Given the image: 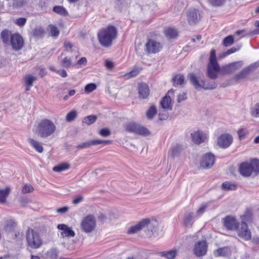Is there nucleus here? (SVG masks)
I'll return each instance as SVG.
<instances>
[{
    "label": "nucleus",
    "mask_w": 259,
    "mask_h": 259,
    "mask_svg": "<svg viewBox=\"0 0 259 259\" xmlns=\"http://www.w3.org/2000/svg\"><path fill=\"white\" fill-rule=\"evenodd\" d=\"M243 65L242 61L235 62L223 67L221 69L217 61L215 51L212 49L210 53L209 61L207 65V74L211 79H215L218 77L217 73L220 70L224 74H231L239 70Z\"/></svg>",
    "instance_id": "obj_1"
},
{
    "label": "nucleus",
    "mask_w": 259,
    "mask_h": 259,
    "mask_svg": "<svg viewBox=\"0 0 259 259\" xmlns=\"http://www.w3.org/2000/svg\"><path fill=\"white\" fill-rule=\"evenodd\" d=\"M117 36V30L112 25L108 26L100 30L98 33V39L101 46L108 48Z\"/></svg>",
    "instance_id": "obj_2"
},
{
    "label": "nucleus",
    "mask_w": 259,
    "mask_h": 259,
    "mask_svg": "<svg viewBox=\"0 0 259 259\" xmlns=\"http://www.w3.org/2000/svg\"><path fill=\"white\" fill-rule=\"evenodd\" d=\"M57 127L55 123L48 119H43L38 123L36 131L38 136L42 139H47L53 135Z\"/></svg>",
    "instance_id": "obj_3"
},
{
    "label": "nucleus",
    "mask_w": 259,
    "mask_h": 259,
    "mask_svg": "<svg viewBox=\"0 0 259 259\" xmlns=\"http://www.w3.org/2000/svg\"><path fill=\"white\" fill-rule=\"evenodd\" d=\"M241 175L248 177L251 175L256 176L259 174V160L254 159L250 162H244L241 163L238 168Z\"/></svg>",
    "instance_id": "obj_4"
},
{
    "label": "nucleus",
    "mask_w": 259,
    "mask_h": 259,
    "mask_svg": "<svg viewBox=\"0 0 259 259\" xmlns=\"http://www.w3.org/2000/svg\"><path fill=\"white\" fill-rule=\"evenodd\" d=\"M26 238L27 246L31 249H38L43 244V240L40 237V233L32 229L29 228L28 229Z\"/></svg>",
    "instance_id": "obj_5"
},
{
    "label": "nucleus",
    "mask_w": 259,
    "mask_h": 259,
    "mask_svg": "<svg viewBox=\"0 0 259 259\" xmlns=\"http://www.w3.org/2000/svg\"><path fill=\"white\" fill-rule=\"evenodd\" d=\"M191 83L197 90L203 88L204 90H212L216 88L217 85L214 81L201 80L200 83L198 78L194 73H190L189 75Z\"/></svg>",
    "instance_id": "obj_6"
},
{
    "label": "nucleus",
    "mask_w": 259,
    "mask_h": 259,
    "mask_svg": "<svg viewBox=\"0 0 259 259\" xmlns=\"http://www.w3.org/2000/svg\"><path fill=\"white\" fill-rule=\"evenodd\" d=\"M258 67L259 61L243 68L241 71L235 74L232 79L236 82H239L246 78L250 72L255 70Z\"/></svg>",
    "instance_id": "obj_7"
},
{
    "label": "nucleus",
    "mask_w": 259,
    "mask_h": 259,
    "mask_svg": "<svg viewBox=\"0 0 259 259\" xmlns=\"http://www.w3.org/2000/svg\"><path fill=\"white\" fill-rule=\"evenodd\" d=\"M96 226L95 218L91 214L84 217L80 224V228L82 231L86 233L92 232Z\"/></svg>",
    "instance_id": "obj_8"
},
{
    "label": "nucleus",
    "mask_w": 259,
    "mask_h": 259,
    "mask_svg": "<svg viewBox=\"0 0 259 259\" xmlns=\"http://www.w3.org/2000/svg\"><path fill=\"white\" fill-rule=\"evenodd\" d=\"M125 130L140 135L147 136L149 134L147 128L135 122H130L127 124L126 125Z\"/></svg>",
    "instance_id": "obj_9"
},
{
    "label": "nucleus",
    "mask_w": 259,
    "mask_h": 259,
    "mask_svg": "<svg viewBox=\"0 0 259 259\" xmlns=\"http://www.w3.org/2000/svg\"><path fill=\"white\" fill-rule=\"evenodd\" d=\"M215 161V156L211 153L204 155L200 162V167L202 169H209L212 167Z\"/></svg>",
    "instance_id": "obj_10"
},
{
    "label": "nucleus",
    "mask_w": 259,
    "mask_h": 259,
    "mask_svg": "<svg viewBox=\"0 0 259 259\" xmlns=\"http://www.w3.org/2000/svg\"><path fill=\"white\" fill-rule=\"evenodd\" d=\"M207 244L205 240L197 242L193 248V253L197 257H200L206 254L207 250Z\"/></svg>",
    "instance_id": "obj_11"
},
{
    "label": "nucleus",
    "mask_w": 259,
    "mask_h": 259,
    "mask_svg": "<svg viewBox=\"0 0 259 259\" xmlns=\"http://www.w3.org/2000/svg\"><path fill=\"white\" fill-rule=\"evenodd\" d=\"M238 235L245 240H249L251 238V233L246 223H241L237 228Z\"/></svg>",
    "instance_id": "obj_12"
},
{
    "label": "nucleus",
    "mask_w": 259,
    "mask_h": 259,
    "mask_svg": "<svg viewBox=\"0 0 259 259\" xmlns=\"http://www.w3.org/2000/svg\"><path fill=\"white\" fill-rule=\"evenodd\" d=\"M10 44L15 51H19L24 45V40L22 36L18 33L13 34L10 39Z\"/></svg>",
    "instance_id": "obj_13"
},
{
    "label": "nucleus",
    "mask_w": 259,
    "mask_h": 259,
    "mask_svg": "<svg viewBox=\"0 0 259 259\" xmlns=\"http://www.w3.org/2000/svg\"><path fill=\"white\" fill-rule=\"evenodd\" d=\"M161 48L162 46L159 42L153 39H149L145 44V51L149 54L156 53Z\"/></svg>",
    "instance_id": "obj_14"
},
{
    "label": "nucleus",
    "mask_w": 259,
    "mask_h": 259,
    "mask_svg": "<svg viewBox=\"0 0 259 259\" xmlns=\"http://www.w3.org/2000/svg\"><path fill=\"white\" fill-rule=\"evenodd\" d=\"M233 142L232 137L228 134H224L221 135L217 140L218 144L222 148H227L229 147Z\"/></svg>",
    "instance_id": "obj_15"
},
{
    "label": "nucleus",
    "mask_w": 259,
    "mask_h": 259,
    "mask_svg": "<svg viewBox=\"0 0 259 259\" xmlns=\"http://www.w3.org/2000/svg\"><path fill=\"white\" fill-rule=\"evenodd\" d=\"M223 223L224 226L229 230H235L239 225V223L235 218L230 215L226 217L223 219Z\"/></svg>",
    "instance_id": "obj_16"
},
{
    "label": "nucleus",
    "mask_w": 259,
    "mask_h": 259,
    "mask_svg": "<svg viewBox=\"0 0 259 259\" xmlns=\"http://www.w3.org/2000/svg\"><path fill=\"white\" fill-rule=\"evenodd\" d=\"M149 223V221L148 220H142L136 225L130 227L127 230V233L130 234L137 233L145 228V225Z\"/></svg>",
    "instance_id": "obj_17"
},
{
    "label": "nucleus",
    "mask_w": 259,
    "mask_h": 259,
    "mask_svg": "<svg viewBox=\"0 0 259 259\" xmlns=\"http://www.w3.org/2000/svg\"><path fill=\"white\" fill-rule=\"evenodd\" d=\"M57 228L61 230L62 232L61 233V235L62 237H73L75 235V233L71 228L69 227L65 224H59L57 226Z\"/></svg>",
    "instance_id": "obj_18"
},
{
    "label": "nucleus",
    "mask_w": 259,
    "mask_h": 259,
    "mask_svg": "<svg viewBox=\"0 0 259 259\" xmlns=\"http://www.w3.org/2000/svg\"><path fill=\"white\" fill-rule=\"evenodd\" d=\"M187 17L190 25L195 24L199 19L198 11L195 9H190L187 13Z\"/></svg>",
    "instance_id": "obj_19"
},
{
    "label": "nucleus",
    "mask_w": 259,
    "mask_h": 259,
    "mask_svg": "<svg viewBox=\"0 0 259 259\" xmlns=\"http://www.w3.org/2000/svg\"><path fill=\"white\" fill-rule=\"evenodd\" d=\"M191 137L193 142L196 144L204 142L206 139V135L200 131L194 132L192 133Z\"/></svg>",
    "instance_id": "obj_20"
},
{
    "label": "nucleus",
    "mask_w": 259,
    "mask_h": 259,
    "mask_svg": "<svg viewBox=\"0 0 259 259\" xmlns=\"http://www.w3.org/2000/svg\"><path fill=\"white\" fill-rule=\"evenodd\" d=\"M139 94L141 98L146 99L149 95V89L148 85L145 83H140L139 85Z\"/></svg>",
    "instance_id": "obj_21"
},
{
    "label": "nucleus",
    "mask_w": 259,
    "mask_h": 259,
    "mask_svg": "<svg viewBox=\"0 0 259 259\" xmlns=\"http://www.w3.org/2000/svg\"><path fill=\"white\" fill-rule=\"evenodd\" d=\"M160 106L163 110H172L171 100L169 96H165L160 102Z\"/></svg>",
    "instance_id": "obj_22"
},
{
    "label": "nucleus",
    "mask_w": 259,
    "mask_h": 259,
    "mask_svg": "<svg viewBox=\"0 0 259 259\" xmlns=\"http://www.w3.org/2000/svg\"><path fill=\"white\" fill-rule=\"evenodd\" d=\"M194 213L192 212H186L184 217V224L185 226H192L193 223L194 219L196 217Z\"/></svg>",
    "instance_id": "obj_23"
},
{
    "label": "nucleus",
    "mask_w": 259,
    "mask_h": 259,
    "mask_svg": "<svg viewBox=\"0 0 259 259\" xmlns=\"http://www.w3.org/2000/svg\"><path fill=\"white\" fill-rule=\"evenodd\" d=\"M177 253L178 251L175 249L159 252V254L161 257H165L166 259H175Z\"/></svg>",
    "instance_id": "obj_24"
},
{
    "label": "nucleus",
    "mask_w": 259,
    "mask_h": 259,
    "mask_svg": "<svg viewBox=\"0 0 259 259\" xmlns=\"http://www.w3.org/2000/svg\"><path fill=\"white\" fill-rule=\"evenodd\" d=\"M241 222L247 224L251 222L253 220V213L251 209H247L243 215L241 216Z\"/></svg>",
    "instance_id": "obj_25"
},
{
    "label": "nucleus",
    "mask_w": 259,
    "mask_h": 259,
    "mask_svg": "<svg viewBox=\"0 0 259 259\" xmlns=\"http://www.w3.org/2000/svg\"><path fill=\"white\" fill-rule=\"evenodd\" d=\"M183 148L182 145L176 144L171 147L169 151L168 154H170L172 158H175L180 154Z\"/></svg>",
    "instance_id": "obj_26"
},
{
    "label": "nucleus",
    "mask_w": 259,
    "mask_h": 259,
    "mask_svg": "<svg viewBox=\"0 0 259 259\" xmlns=\"http://www.w3.org/2000/svg\"><path fill=\"white\" fill-rule=\"evenodd\" d=\"M16 225L17 224L14 220H7L4 224V230L7 233L12 232L15 230Z\"/></svg>",
    "instance_id": "obj_27"
},
{
    "label": "nucleus",
    "mask_w": 259,
    "mask_h": 259,
    "mask_svg": "<svg viewBox=\"0 0 259 259\" xmlns=\"http://www.w3.org/2000/svg\"><path fill=\"white\" fill-rule=\"evenodd\" d=\"M221 188L223 190L233 191L237 189V185L233 182L226 181L223 183Z\"/></svg>",
    "instance_id": "obj_28"
},
{
    "label": "nucleus",
    "mask_w": 259,
    "mask_h": 259,
    "mask_svg": "<svg viewBox=\"0 0 259 259\" xmlns=\"http://www.w3.org/2000/svg\"><path fill=\"white\" fill-rule=\"evenodd\" d=\"M28 141L36 151L39 153H42L44 151V148L40 142L31 138L28 139Z\"/></svg>",
    "instance_id": "obj_29"
},
{
    "label": "nucleus",
    "mask_w": 259,
    "mask_h": 259,
    "mask_svg": "<svg viewBox=\"0 0 259 259\" xmlns=\"http://www.w3.org/2000/svg\"><path fill=\"white\" fill-rule=\"evenodd\" d=\"M12 35L10 31L8 30H3L1 33V37L3 42L6 44H10V39H11Z\"/></svg>",
    "instance_id": "obj_30"
},
{
    "label": "nucleus",
    "mask_w": 259,
    "mask_h": 259,
    "mask_svg": "<svg viewBox=\"0 0 259 259\" xmlns=\"http://www.w3.org/2000/svg\"><path fill=\"white\" fill-rule=\"evenodd\" d=\"M44 29L40 26L35 27L32 31V35L37 38L42 37L45 34Z\"/></svg>",
    "instance_id": "obj_31"
},
{
    "label": "nucleus",
    "mask_w": 259,
    "mask_h": 259,
    "mask_svg": "<svg viewBox=\"0 0 259 259\" xmlns=\"http://www.w3.org/2000/svg\"><path fill=\"white\" fill-rule=\"evenodd\" d=\"M144 220H148L149 221V223L145 225V228L146 227L150 230L152 233L156 232L158 225L157 221L155 220H150L149 219H145Z\"/></svg>",
    "instance_id": "obj_32"
},
{
    "label": "nucleus",
    "mask_w": 259,
    "mask_h": 259,
    "mask_svg": "<svg viewBox=\"0 0 259 259\" xmlns=\"http://www.w3.org/2000/svg\"><path fill=\"white\" fill-rule=\"evenodd\" d=\"M70 165L67 162L61 163L53 168V170L55 172H60L68 169L70 168Z\"/></svg>",
    "instance_id": "obj_33"
},
{
    "label": "nucleus",
    "mask_w": 259,
    "mask_h": 259,
    "mask_svg": "<svg viewBox=\"0 0 259 259\" xmlns=\"http://www.w3.org/2000/svg\"><path fill=\"white\" fill-rule=\"evenodd\" d=\"M25 83L27 86L26 91H29L30 87H32L33 83L36 80V77L31 75H26L25 77Z\"/></svg>",
    "instance_id": "obj_34"
},
{
    "label": "nucleus",
    "mask_w": 259,
    "mask_h": 259,
    "mask_svg": "<svg viewBox=\"0 0 259 259\" xmlns=\"http://www.w3.org/2000/svg\"><path fill=\"white\" fill-rule=\"evenodd\" d=\"M230 254V249L228 247L219 248L214 251L216 256H226Z\"/></svg>",
    "instance_id": "obj_35"
},
{
    "label": "nucleus",
    "mask_w": 259,
    "mask_h": 259,
    "mask_svg": "<svg viewBox=\"0 0 259 259\" xmlns=\"http://www.w3.org/2000/svg\"><path fill=\"white\" fill-rule=\"evenodd\" d=\"M165 36L169 38H175L178 36L177 30L173 28H168L164 31Z\"/></svg>",
    "instance_id": "obj_36"
},
{
    "label": "nucleus",
    "mask_w": 259,
    "mask_h": 259,
    "mask_svg": "<svg viewBox=\"0 0 259 259\" xmlns=\"http://www.w3.org/2000/svg\"><path fill=\"white\" fill-rule=\"evenodd\" d=\"M53 11L61 16H67L68 15V12L67 10L65 9V8H64L63 6H56L53 8Z\"/></svg>",
    "instance_id": "obj_37"
},
{
    "label": "nucleus",
    "mask_w": 259,
    "mask_h": 259,
    "mask_svg": "<svg viewBox=\"0 0 259 259\" xmlns=\"http://www.w3.org/2000/svg\"><path fill=\"white\" fill-rule=\"evenodd\" d=\"M250 113L252 117L259 118V102L251 107Z\"/></svg>",
    "instance_id": "obj_38"
},
{
    "label": "nucleus",
    "mask_w": 259,
    "mask_h": 259,
    "mask_svg": "<svg viewBox=\"0 0 259 259\" xmlns=\"http://www.w3.org/2000/svg\"><path fill=\"white\" fill-rule=\"evenodd\" d=\"M10 191V190L9 188H7L4 190H0V203H4L6 202Z\"/></svg>",
    "instance_id": "obj_39"
},
{
    "label": "nucleus",
    "mask_w": 259,
    "mask_h": 259,
    "mask_svg": "<svg viewBox=\"0 0 259 259\" xmlns=\"http://www.w3.org/2000/svg\"><path fill=\"white\" fill-rule=\"evenodd\" d=\"M59 250L57 248H51L47 253V256L51 259H56L58 256Z\"/></svg>",
    "instance_id": "obj_40"
},
{
    "label": "nucleus",
    "mask_w": 259,
    "mask_h": 259,
    "mask_svg": "<svg viewBox=\"0 0 259 259\" xmlns=\"http://www.w3.org/2000/svg\"><path fill=\"white\" fill-rule=\"evenodd\" d=\"M157 113V109L155 106H151L146 112V116L149 119H152Z\"/></svg>",
    "instance_id": "obj_41"
},
{
    "label": "nucleus",
    "mask_w": 259,
    "mask_h": 259,
    "mask_svg": "<svg viewBox=\"0 0 259 259\" xmlns=\"http://www.w3.org/2000/svg\"><path fill=\"white\" fill-rule=\"evenodd\" d=\"M174 85H181L184 82V76L182 74H178L173 77Z\"/></svg>",
    "instance_id": "obj_42"
},
{
    "label": "nucleus",
    "mask_w": 259,
    "mask_h": 259,
    "mask_svg": "<svg viewBox=\"0 0 259 259\" xmlns=\"http://www.w3.org/2000/svg\"><path fill=\"white\" fill-rule=\"evenodd\" d=\"M226 0H207L208 3L214 7H220L223 6Z\"/></svg>",
    "instance_id": "obj_43"
},
{
    "label": "nucleus",
    "mask_w": 259,
    "mask_h": 259,
    "mask_svg": "<svg viewBox=\"0 0 259 259\" xmlns=\"http://www.w3.org/2000/svg\"><path fill=\"white\" fill-rule=\"evenodd\" d=\"M94 140L85 142L78 144L76 148L79 149L87 148L92 146H94Z\"/></svg>",
    "instance_id": "obj_44"
},
{
    "label": "nucleus",
    "mask_w": 259,
    "mask_h": 259,
    "mask_svg": "<svg viewBox=\"0 0 259 259\" xmlns=\"http://www.w3.org/2000/svg\"><path fill=\"white\" fill-rule=\"evenodd\" d=\"M97 116L95 115H89L83 119L82 122L88 125L94 123L97 120Z\"/></svg>",
    "instance_id": "obj_45"
},
{
    "label": "nucleus",
    "mask_w": 259,
    "mask_h": 259,
    "mask_svg": "<svg viewBox=\"0 0 259 259\" xmlns=\"http://www.w3.org/2000/svg\"><path fill=\"white\" fill-rule=\"evenodd\" d=\"M234 41L233 36L230 35L226 37L223 41V44L225 47H229L232 45Z\"/></svg>",
    "instance_id": "obj_46"
},
{
    "label": "nucleus",
    "mask_w": 259,
    "mask_h": 259,
    "mask_svg": "<svg viewBox=\"0 0 259 259\" xmlns=\"http://www.w3.org/2000/svg\"><path fill=\"white\" fill-rule=\"evenodd\" d=\"M60 64L61 66L66 68H69L72 66L70 58H69L68 57L64 58L61 61Z\"/></svg>",
    "instance_id": "obj_47"
},
{
    "label": "nucleus",
    "mask_w": 259,
    "mask_h": 259,
    "mask_svg": "<svg viewBox=\"0 0 259 259\" xmlns=\"http://www.w3.org/2000/svg\"><path fill=\"white\" fill-rule=\"evenodd\" d=\"M27 0H14L13 7L15 8H20L26 4Z\"/></svg>",
    "instance_id": "obj_48"
},
{
    "label": "nucleus",
    "mask_w": 259,
    "mask_h": 259,
    "mask_svg": "<svg viewBox=\"0 0 259 259\" xmlns=\"http://www.w3.org/2000/svg\"><path fill=\"white\" fill-rule=\"evenodd\" d=\"M77 116V112L75 110H72L69 112L66 116V120L68 122H71L75 119Z\"/></svg>",
    "instance_id": "obj_49"
},
{
    "label": "nucleus",
    "mask_w": 259,
    "mask_h": 259,
    "mask_svg": "<svg viewBox=\"0 0 259 259\" xmlns=\"http://www.w3.org/2000/svg\"><path fill=\"white\" fill-rule=\"evenodd\" d=\"M97 85L94 83H90L87 84L84 87V92L86 93H90L96 90Z\"/></svg>",
    "instance_id": "obj_50"
},
{
    "label": "nucleus",
    "mask_w": 259,
    "mask_h": 259,
    "mask_svg": "<svg viewBox=\"0 0 259 259\" xmlns=\"http://www.w3.org/2000/svg\"><path fill=\"white\" fill-rule=\"evenodd\" d=\"M208 207V204L207 203H203L202 204L199 208L197 210L196 213V216H199L200 215L203 214L207 208Z\"/></svg>",
    "instance_id": "obj_51"
},
{
    "label": "nucleus",
    "mask_w": 259,
    "mask_h": 259,
    "mask_svg": "<svg viewBox=\"0 0 259 259\" xmlns=\"http://www.w3.org/2000/svg\"><path fill=\"white\" fill-rule=\"evenodd\" d=\"M51 35L53 37H57L59 34V31L58 28L52 25H50Z\"/></svg>",
    "instance_id": "obj_52"
},
{
    "label": "nucleus",
    "mask_w": 259,
    "mask_h": 259,
    "mask_svg": "<svg viewBox=\"0 0 259 259\" xmlns=\"http://www.w3.org/2000/svg\"><path fill=\"white\" fill-rule=\"evenodd\" d=\"M33 190L34 189L31 185L25 184L22 189V193L23 194H26L28 193H31L33 192Z\"/></svg>",
    "instance_id": "obj_53"
},
{
    "label": "nucleus",
    "mask_w": 259,
    "mask_h": 259,
    "mask_svg": "<svg viewBox=\"0 0 259 259\" xmlns=\"http://www.w3.org/2000/svg\"><path fill=\"white\" fill-rule=\"evenodd\" d=\"M238 135L239 140H241L245 138V136L248 134L247 131L245 128H240L238 131Z\"/></svg>",
    "instance_id": "obj_54"
},
{
    "label": "nucleus",
    "mask_w": 259,
    "mask_h": 259,
    "mask_svg": "<svg viewBox=\"0 0 259 259\" xmlns=\"http://www.w3.org/2000/svg\"><path fill=\"white\" fill-rule=\"evenodd\" d=\"M27 21L25 18H19L15 20V24L20 27H23L25 25Z\"/></svg>",
    "instance_id": "obj_55"
},
{
    "label": "nucleus",
    "mask_w": 259,
    "mask_h": 259,
    "mask_svg": "<svg viewBox=\"0 0 259 259\" xmlns=\"http://www.w3.org/2000/svg\"><path fill=\"white\" fill-rule=\"evenodd\" d=\"M99 133L102 137H108L111 135L110 131L107 128L101 129L100 130Z\"/></svg>",
    "instance_id": "obj_56"
},
{
    "label": "nucleus",
    "mask_w": 259,
    "mask_h": 259,
    "mask_svg": "<svg viewBox=\"0 0 259 259\" xmlns=\"http://www.w3.org/2000/svg\"><path fill=\"white\" fill-rule=\"evenodd\" d=\"M64 46L67 51H72L74 50V48H75L73 45L70 41H65Z\"/></svg>",
    "instance_id": "obj_57"
},
{
    "label": "nucleus",
    "mask_w": 259,
    "mask_h": 259,
    "mask_svg": "<svg viewBox=\"0 0 259 259\" xmlns=\"http://www.w3.org/2000/svg\"><path fill=\"white\" fill-rule=\"evenodd\" d=\"M112 143V141L110 140H100V139H96L94 140V144L95 145H98L100 144H110Z\"/></svg>",
    "instance_id": "obj_58"
},
{
    "label": "nucleus",
    "mask_w": 259,
    "mask_h": 259,
    "mask_svg": "<svg viewBox=\"0 0 259 259\" xmlns=\"http://www.w3.org/2000/svg\"><path fill=\"white\" fill-rule=\"evenodd\" d=\"M240 47H238L237 48L232 47L231 49L228 50L226 52H225L224 54V56H226L227 55L234 53L236 51H238L240 49Z\"/></svg>",
    "instance_id": "obj_59"
},
{
    "label": "nucleus",
    "mask_w": 259,
    "mask_h": 259,
    "mask_svg": "<svg viewBox=\"0 0 259 259\" xmlns=\"http://www.w3.org/2000/svg\"><path fill=\"white\" fill-rule=\"evenodd\" d=\"M83 199V197L81 195H78L76 197H75L73 200H72V203L73 204H77L79 203H80Z\"/></svg>",
    "instance_id": "obj_60"
},
{
    "label": "nucleus",
    "mask_w": 259,
    "mask_h": 259,
    "mask_svg": "<svg viewBox=\"0 0 259 259\" xmlns=\"http://www.w3.org/2000/svg\"><path fill=\"white\" fill-rule=\"evenodd\" d=\"M186 99H187V95H186V93H183L182 94H180L178 96L177 101H178V102L180 103V102H182L183 101L186 100Z\"/></svg>",
    "instance_id": "obj_61"
},
{
    "label": "nucleus",
    "mask_w": 259,
    "mask_h": 259,
    "mask_svg": "<svg viewBox=\"0 0 259 259\" xmlns=\"http://www.w3.org/2000/svg\"><path fill=\"white\" fill-rule=\"evenodd\" d=\"M159 119L160 120H165L168 117V113L164 112L163 113L162 111H160L158 115Z\"/></svg>",
    "instance_id": "obj_62"
},
{
    "label": "nucleus",
    "mask_w": 259,
    "mask_h": 259,
    "mask_svg": "<svg viewBox=\"0 0 259 259\" xmlns=\"http://www.w3.org/2000/svg\"><path fill=\"white\" fill-rule=\"evenodd\" d=\"M139 73L138 71L137 70H133L128 73L125 74V76H127L128 78H131L133 77L136 76Z\"/></svg>",
    "instance_id": "obj_63"
},
{
    "label": "nucleus",
    "mask_w": 259,
    "mask_h": 259,
    "mask_svg": "<svg viewBox=\"0 0 259 259\" xmlns=\"http://www.w3.org/2000/svg\"><path fill=\"white\" fill-rule=\"evenodd\" d=\"M69 210V207L67 206H64L61 208H59L57 209L56 211L61 214H63L67 212Z\"/></svg>",
    "instance_id": "obj_64"
}]
</instances>
